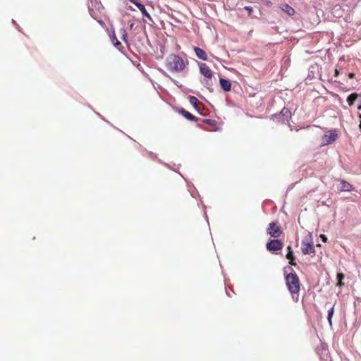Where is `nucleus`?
Wrapping results in <instances>:
<instances>
[{"label": "nucleus", "instance_id": "obj_1", "mask_svg": "<svg viewBox=\"0 0 361 361\" xmlns=\"http://www.w3.org/2000/svg\"><path fill=\"white\" fill-rule=\"evenodd\" d=\"M166 67L171 72L180 73L186 68V63L180 56L170 54L166 59Z\"/></svg>", "mask_w": 361, "mask_h": 361}, {"label": "nucleus", "instance_id": "obj_2", "mask_svg": "<svg viewBox=\"0 0 361 361\" xmlns=\"http://www.w3.org/2000/svg\"><path fill=\"white\" fill-rule=\"evenodd\" d=\"M286 283L289 292L292 295L293 300H298V292L300 290V281L295 273H290L286 275Z\"/></svg>", "mask_w": 361, "mask_h": 361}, {"label": "nucleus", "instance_id": "obj_3", "mask_svg": "<svg viewBox=\"0 0 361 361\" xmlns=\"http://www.w3.org/2000/svg\"><path fill=\"white\" fill-rule=\"evenodd\" d=\"M274 118L283 123H289L291 118V113L287 108H283L279 114L274 115Z\"/></svg>", "mask_w": 361, "mask_h": 361}, {"label": "nucleus", "instance_id": "obj_4", "mask_svg": "<svg viewBox=\"0 0 361 361\" xmlns=\"http://www.w3.org/2000/svg\"><path fill=\"white\" fill-rule=\"evenodd\" d=\"M301 250L304 255L314 253L315 249L312 240H303L302 241Z\"/></svg>", "mask_w": 361, "mask_h": 361}, {"label": "nucleus", "instance_id": "obj_5", "mask_svg": "<svg viewBox=\"0 0 361 361\" xmlns=\"http://www.w3.org/2000/svg\"><path fill=\"white\" fill-rule=\"evenodd\" d=\"M337 138H338V133H337L336 130L334 129V130H329L324 135V139H325V140L323 141L322 144H323V145L331 144Z\"/></svg>", "mask_w": 361, "mask_h": 361}, {"label": "nucleus", "instance_id": "obj_6", "mask_svg": "<svg viewBox=\"0 0 361 361\" xmlns=\"http://www.w3.org/2000/svg\"><path fill=\"white\" fill-rule=\"evenodd\" d=\"M266 246H267V249L269 251L276 252V251L281 250V248L283 247V243L279 239H274V240H269L267 243Z\"/></svg>", "mask_w": 361, "mask_h": 361}, {"label": "nucleus", "instance_id": "obj_7", "mask_svg": "<svg viewBox=\"0 0 361 361\" xmlns=\"http://www.w3.org/2000/svg\"><path fill=\"white\" fill-rule=\"evenodd\" d=\"M267 233L269 234L271 237L278 238L281 234V231L280 230V227L277 225L276 223L271 222L269 224Z\"/></svg>", "mask_w": 361, "mask_h": 361}, {"label": "nucleus", "instance_id": "obj_8", "mask_svg": "<svg viewBox=\"0 0 361 361\" xmlns=\"http://www.w3.org/2000/svg\"><path fill=\"white\" fill-rule=\"evenodd\" d=\"M200 71L206 78H212L213 75L212 71L207 64L203 63H200Z\"/></svg>", "mask_w": 361, "mask_h": 361}, {"label": "nucleus", "instance_id": "obj_9", "mask_svg": "<svg viewBox=\"0 0 361 361\" xmlns=\"http://www.w3.org/2000/svg\"><path fill=\"white\" fill-rule=\"evenodd\" d=\"M137 7V8L141 11L142 14L147 18L150 21L152 22V19L149 13L147 11L145 6L142 4L138 2L137 0H130Z\"/></svg>", "mask_w": 361, "mask_h": 361}, {"label": "nucleus", "instance_id": "obj_10", "mask_svg": "<svg viewBox=\"0 0 361 361\" xmlns=\"http://www.w3.org/2000/svg\"><path fill=\"white\" fill-rule=\"evenodd\" d=\"M194 51L195 53L196 56L202 61L207 60V53L202 49L197 47H194Z\"/></svg>", "mask_w": 361, "mask_h": 361}, {"label": "nucleus", "instance_id": "obj_11", "mask_svg": "<svg viewBox=\"0 0 361 361\" xmlns=\"http://www.w3.org/2000/svg\"><path fill=\"white\" fill-rule=\"evenodd\" d=\"M178 111L183 116H184L186 119H188L189 121H198V118L196 116H193L192 114H191L190 112L185 110L184 109H180L178 110Z\"/></svg>", "mask_w": 361, "mask_h": 361}, {"label": "nucleus", "instance_id": "obj_12", "mask_svg": "<svg viewBox=\"0 0 361 361\" xmlns=\"http://www.w3.org/2000/svg\"><path fill=\"white\" fill-rule=\"evenodd\" d=\"M219 82H220L221 88L224 91L228 92L231 90V83L230 80H228L227 79H224V78H220Z\"/></svg>", "mask_w": 361, "mask_h": 361}, {"label": "nucleus", "instance_id": "obj_13", "mask_svg": "<svg viewBox=\"0 0 361 361\" xmlns=\"http://www.w3.org/2000/svg\"><path fill=\"white\" fill-rule=\"evenodd\" d=\"M281 8L290 16H293L295 13V10L288 4H282Z\"/></svg>", "mask_w": 361, "mask_h": 361}, {"label": "nucleus", "instance_id": "obj_14", "mask_svg": "<svg viewBox=\"0 0 361 361\" xmlns=\"http://www.w3.org/2000/svg\"><path fill=\"white\" fill-rule=\"evenodd\" d=\"M353 189V186L351 184H350L349 183H348L347 181L344 180H342L341 181V188L340 190L341 191H350L352 190Z\"/></svg>", "mask_w": 361, "mask_h": 361}, {"label": "nucleus", "instance_id": "obj_15", "mask_svg": "<svg viewBox=\"0 0 361 361\" xmlns=\"http://www.w3.org/2000/svg\"><path fill=\"white\" fill-rule=\"evenodd\" d=\"M189 102L193 107H195L197 110L200 111V109L198 106L200 104V102L196 97L190 96L189 97Z\"/></svg>", "mask_w": 361, "mask_h": 361}, {"label": "nucleus", "instance_id": "obj_16", "mask_svg": "<svg viewBox=\"0 0 361 361\" xmlns=\"http://www.w3.org/2000/svg\"><path fill=\"white\" fill-rule=\"evenodd\" d=\"M357 93H352L347 97V102L350 106H352L355 102H356V99L358 98Z\"/></svg>", "mask_w": 361, "mask_h": 361}, {"label": "nucleus", "instance_id": "obj_17", "mask_svg": "<svg viewBox=\"0 0 361 361\" xmlns=\"http://www.w3.org/2000/svg\"><path fill=\"white\" fill-rule=\"evenodd\" d=\"M202 83L204 85V86L205 87H207L210 92H212L213 90L212 88V78L210 79H208V78H206L204 79V80L202 81Z\"/></svg>", "mask_w": 361, "mask_h": 361}, {"label": "nucleus", "instance_id": "obj_18", "mask_svg": "<svg viewBox=\"0 0 361 361\" xmlns=\"http://www.w3.org/2000/svg\"><path fill=\"white\" fill-rule=\"evenodd\" d=\"M334 313V307H331L328 310V315H327V319H328V322H329V324H330V326L332 325V317H333Z\"/></svg>", "mask_w": 361, "mask_h": 361}, {"label": "nucleus", "instance_id": "obj_19", "mask_svg": "<svg viewBox=\"0 0 361 361\" xmlns=\"http://www.w3.org/2000/svg\"><path fill=\"white\" fill-rule=\"evenodd\" d=\"M288 252L286 254V258L290 260H293L295 259L293 255V252L292 250V247L290 245H288Z\"/></svg>", "mask_w": 361, "mask_h": 361}, {"label": "nucleus", "instance_id": "obj_20", "mask_svg": "<svg viewBox=\"0 0 361 361\" xmlns=\"http://www.w3.org/2000/svg\"><path fill=\"white\" fill-rule=\"evenodd\" d=\"M121 39L124 42H127V37H128V35H127V32L125 29L122 28L121 29Z\"/></svg>", "mask_w": 361, "mask_h": 361}, {"label": "nucleus", "instance_id": "obj_21", "mask_svg": "<svg viewBox=\"0 0 361 361\" xmlns=\"http://www.w3.org/2000/svg\"><path fill=\"white\" fill-rule=\"evenodd\" d=\"M202 122L204 123H207V124L210 125V126H212V125H214L215 123V121L214 120L208 119V118L203 119Z\"/></svg>", "mask_w": 361, "mask_h": 361}, {"label": "nucleus", "instance_id": "obj_22", "mask_svg": "<svg viewBox=\"0 0 361 361\" xmlns=\"http://www.w3.org/2000/svg\"><path fill=\"white\" fill-rule=\"evenodd\" d=\"M357 97L358 98L356 99L357 102V109L361 110V93L358 94Z\"/></svg>", "mask_w": 361, "mask_h": 361}, {"label": "nucleus", "instance_id": "obj_23", "mask_svg": "<svg viewBox=\"0 0 361 361\" xmlns=\"http://www.w3.org/2000/svg\"><path fill=\"white\" fill-rule=\"evenodd\" d=\"M336 279L338 281H342L344 279V274L342 273L337 274Z\"/></svg>", "mask_w": 361, "mask_h": 361}, {"label": "nucleus", "instance_id": "obj_24", "mask_svg": "<svg viewBox=\"0 0 361 361\" xmlns=\"http://www.w3.org/2000/svg\"><path fill=\"white\" fill-rule=\"evenodd\" d=\"M244 9L247 11L249 14H250L253 11L252 8L251 6H245Z\"/></svg>", "mask_w": 361, "mask_h": 361}, {"label": "nucleus", "instance_id": "obj_25", "mask_svg": "<svg viewBox=\"0 0 361 361\" xmlns=\"http://www.w3.org/2000/svg\"><path fill=\"white\" fill-rule=\"evenodd\" d=\"M320 238H321V239L322 240L323 242L326 243L327 241V238H326V236L325 235L322 234L320 235Z\"/></svg>", "mask_w": 361, "mask_h": 361}, {"label": "nucleus", "instance_id": "obj_26", "mask_svg": "<svg viewBox=\"0 0 361 361\" xmlns=\"http://www.w3.org/2000/svg\"><path fill=\"white\" fill-rule=\"evenodd\" d=\"M114 46L118 48V47H121V43L116 40V42L114 43Z\"/></svg>", "mask_w": 361, "mask_h": 361}, {"label": "nucleus", "instance_id": "obj_27", "mask_svg": "<svg viewBox=\"0 0 361 361\" xmlns=\"http://www.w3.org/2000/svg\"><path fill=\"white\" fill-rule=\"evenodd\" d=\"M342 286H343L342 281H338L337 286L341 287Z\"/></svg>", "mask_w": 361, "mask_h": 361}, {"label": "nucleus", "instance_id": "obj_28", "mask_svg": "<svg viewBox=\"0 0 361 361\" xmlns=\"http://www.w3.org/2000/svg\"><path fill=\"white\" fill-rule=\"evenodd\" d=\"M111 38L112 42H114V40H115V41H116V40H117V39H116V37L115 34H113V36H112V37H111Z\"/></svg>", "mask_w": 361, "mask_h": 361}, {"label": "nucleus", "instance_id": "obj_29", "mask_svg": "<svg viewBox=\"0 0 361 361\" xmlns=\"http://www.w3.org/2000/svg\"><path fill=\"white\" fill-rule=\"evenodd\" d=\"M266 5L268 6H271L272 5V3L270 1H266Z\"/></svg>", "mask_w": 361, "mask_h": 361}, {"label": "nucleus", "instance_id": "obj_30", "mask_svg": "<svg viewBox=\"0 0 361 361\" xmlns=\"http://www.w3.org/2000/svg\"><path fill=\"white\" fill-rule=\"evenodd\" d=\"M133 26H134V23H130V24L129 25V29H130V30H131V29H133Z\"/></svg>", "mask_w": 361, "mask_h": 361}, {"label": "nucleus", "instance_id": "obj_31", "mask_svg": "<svg viewBox=\"0 0 361 361\" xmlns=\"http://www.w3.org/2000/svg\"><path fill=\"white\" fill-rule=\"evenodd\" d=\"M354 75H355V74L351 73L349 74V78H353L354 77Z\"/></svg>", "mask_w": 361, "mask_h": 361}, {"label": "nucleus", "instance_id": "obj_32", "mask_svg": "<svg viewBox=\"0 0 361 361\" xmlns=\"http://www.w3.org/2000/svg\"><path fill=\"white\" fill-rule=\"evenodd\" d=\"M204 216H205V219H206V220H207V223H209L208 217H207V214H206V212H204Z\"/></svg>", "mask_w": 361, "mask_h": 361}, {"label": "nucleus", "instance_id": "obj_33", "mask_svg": "<svg viewBox=\"0 0 361 361\" xmlns=\"http://www.w3.org/2000/svg\"><path fill=\"white\" fill-rule=\"evenodd\" d=\"M190 194H191V196H192V197H195L194 191H190Z\"/></svg>", "mask_w": 361, "mask_h": 361}, {"label": "nucleus", "instance_id": "obj_34", "mask_svg": "<svg viewBox=\"0 0 361 361\" xmlns=\"http://www.w3.org/2000/svg\"><path fill=\"white\" fill-rule=\"evenodd\" d=\"M338 71L337 69L335 70V75L337 76L338 75Z\"/></svg>", "mask_w": 361, "mask_h": 361}, {"label": "nucleus", "instance_id": "obj_35", "mask_svg": "<svg viewBox=\"0 0 361 361\" xmlns=\"http://www.w3.org/2000/svg\"><path fill=\"white\" fill-rule=\"evenodd\" d=\"M173 81L174 84H176L177 86H178L177 81H176V80H173Z\"/></svg>", "mask_w": 361, "mask_h": 361}, {"label": "nucleus", "instance_id": "obj_36", "mask_svg": "<svg viewBox=\"0 0 361 361\" xmlns=\"http://www.w3.org/2000/svg\"><path fill=\"white\" fill-rule=\"evenodd\" d=\"M16 27H17V29H18L19 31H20V27H19V25H16Z\"/></svg>", "mask_w": 361, "mask_h": 361}, {"label": "nucleus", "instance_id": "obj_37", "mask_svg": "<svg viewBox=\"0 0 361 361\" xmlns=\"http://www.w3.org/2000/svg\"><path fill=\"white\" fill-rule=\"evenodd\" d=\"M12 23L16 24V21L13 19L12 20Z\"/></svg>", "mask_w": 361, "mask_h": 361}, {"label": "nucleus", "instance_id": "obj_38", "mask_svg": "<svg viewBox=\"0 0 361 361\" xmlns=\"http://www.w3.org/2000/svg\"><path fill=\"white\" fill-rule=\"evenodd\" d=\"M226 294H227V295H228V297H231V295H230V294H229V293H228V292H226Z\"/></svg>", "mask_w": 361, "mask_h": 361}, {"label": "nucleus", "instance_id": "obj_39", "mask_svg": "<svg viewBox=\"0 0 361 361\" xmlns=\"http://www.w3.org/2000/svg\"><path fill=\"white\" fill-rule=\"evenodd\" d=\"M359 127L361 128V121H360V123Z\"/></svg>", "mask_w": 361, "mask_h": 361}, {"label": "nucleus", "instance_id": "obj_40", "mask_svg": "<svg viewBox=\"0 0 361 361\" xmlns=\"http://www.w3.org/2000/svg\"><path fill=\"white\" fill-rule=\"evenodd\" d=\"M359 117H360V118H361V114H359Z\"/></svg>", "mask_w": 361, "mask_h": 361}]
</instances>
